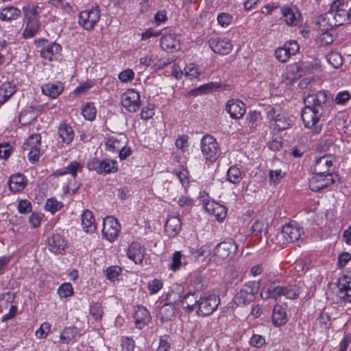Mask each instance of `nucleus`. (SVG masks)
<instances>
[{
	"label": "nucleus",
	"instance_id": "1a4fd4ad",
	"mask_svg": "<svg viewBox=\"0 0 351 351\" xmlns=\"http://www.w3.org/2000/svg\"><path fill=\"white\" fill-rule=\"evenodd\" d=\"M178 295L176 292L171 291L167 295L168 303L165 304L160 309L158 318L161 323L168 322L171 319L175 313V307L173 304L177 303V300L174 298V295Z\"/></svg>",
	"mask_w": 351,
	"mask_h": 351
},
{
	"label": "nucleus",
	"instance_id": "ea45409f",
	"mask_svg": "<svg viewBox=\"0 0 351 351\" xmlns=\"http://www.w3.org/2000/svg\"><path fill=\"white\" fill-rule=\"evenodd\" d=\"M59 136L66 143H69L73 138L74 132L72 128L66 124H62L59 127Z\"/></svg>",
	"mask_w": 351,
	"mask_h": 351
},
{
	"label": "nucleus",
	"instance_id": "6e6552de",
	"mask_svg": "<svg viewBox=\"0 0 351 351\" xmlns=\"http://www.w3.org/2000/svg\"><path fill=\"white\" fill-rule=\"evenodd\" d=\"M100 19L98 6L93 8L90 10H84L79 14V24L86 30H91Z\"/></svg>",
	"mask_w": 351,
	"mask_h": 351
},
{
	"label": "nucleus",
	"instance_id": "6e6d98bb",
	"mask_svg": "<svg viewBox=\"0 0 351 351\" xmlns=\"http://www.w3.org/2000/svg\"><path fill=\"white\" fill-rule=\"evenodd\" d=\"M73 287L71 283L62 284L58 289V294L62 298H67L73 294Z\"/></svg>",
	"mask_w": 351,
	"mask_h": 351
},
{
	"label": "nucleus",
	"instance_id": "338daca9",
	"mask_svg": "<svg viewBox=\"0 0 351 351\" xmlns=\"http://www.w3.org/2000/svg\"><path fill=\"white\" fill-rule=\"evenodd\" d=\"M265 343V338L261 335H254L250 340V344L256 348L262 346Z\"/></svg>",
	"mask_w": 351,
	"mask_h": 351
},
{
	"label": "nucleus",
	"instance_id": "aec40b11",
	"mask_svg": "<svg viewBox=\"0 0 351 351\" xmlns=\"http://www.w3.org/2000/svg\"><path fill=\"white\" fill-rule=\"evenodd\" d=\"M333 165V158L329 155L318 158L315 162L313 172L315 174L326 175L330 173Z\"/></svg>",
	"mask_w": 351,
	"mask_h": 351
},
{
	"label": "nucleus",
	"instance_id": "2eb2a0df",
	"mask_svg": "<svg viewBox=\"0 0 351 351\" xmlns=\"http://www.w3.org/2000/svg\"><path fill=\"white\" fill-rule=\"evenodd\" d=\"M303 230L296 222H291L282 227L281 235L287 243H293L298 241Z\"/></svg>",
	"mask_w": 351,
	"mask_h": 351
},
{
	"label": "nucleus",
	"instance_id": "f03ea898",
	"mask_svg": "<svg viewBox=\"0 0 351 351\" xmlns=\"http://www.w3.org/2000/svg\"><path fill=\"white\" fill-rule=\"evenodd\" d=\"M39 10H40V7L38 5H28L23 8L24 16L27 19L26 27L23 33L25 38L33 37L38 31L40 27Z\"/></svg>",
	"mask_w": 351,
	"mask_h": 351
},
{
	"label": "nucleus",
	"instance_id": "f257e3e1",
	"mask_svg": "<svg viewBox=\"0 0 351 351\" xmlns=\"http://www.w3.org/2000/svg\"><path fill=\"white\" fill-rule=\"evenodd\" d=\"M348 5L344 0H334L329 12L325 14L323 22L327 20L331 27L343 25L348 19Z\"/></svg>",
	"mask_w": 351,
	"mask_h": 351
},
{
	"label": "nucleus",
	"instance_id": "6ab92c4d",
	"mask_svg": "<svg viewBox=\"0 0 351 351\" xmlns=\"http://www.w3.org/2000/svg\"><path fill=\"white\" fill-rule=\"evenodd\" d=\"M209 45L215 53L221 54H228L232 49V44L227 38H211L209 40Z\"/></svg>",
	"mask_w": 351,
	"mask_h": 351
},
{
	"label": "nucleus",
	"instance_id": "13d9d810",
	"mask_svg": "<svg viewBox=\"0 0 351 351\" xmlns=\"http://www.w3.org/2000/svg\"><path fill=\"white\" fill-rule=\"evenodd\" d=\"M50 331V324L45 322L41 324L40 328L36 331V335L38 338L44 339Z\"/></svg>",
	"mask_w": 351,
	"mask_h": 351
},
{
	"label": "nucleus",
	"instance_id": "4be33fe9",
	"mask_svg": "<svg viewBox=\"0 0 351 351\" xmlns=\"http://www.w3.org/2000/svg\"><path fill=\"white\" fill-rule=\"evenodd\" d=\"M40 136L39 134H33L31 135L27 141V145H32V148L29 152V160L32 162H37L39 159L40 156V149L39 147H37V144H40Z\"/></svg>",
	"mask_w": 351,
	"mask_h": 351
},
{
	"label": "nucleus",
	"instance_id": "bf43d9fd",
	"mask_svg": "<svg viewBox=\"0 0 351 351\" xmlns=\"http://www.w3.org/2000/svg\"><path fill=\"white\" fill-rule=\"evenodd\" d=\"M182 254L180 252H176L172 258V263L171 264V269L173 271L177 270L181 265Z\"/></svg>",
	"mask_w": 351,
	"mask_h": 351
},
{
	"label": "nucleus",
	"instance_id": "b1692460",
	"mask_svg": "<svg viewBox=\"0 0 351 351\" xmlns=\"http://www.w3.org/2000/svg\"><path fill=\"white\" fill-rule=\"evenodd\" d=\"M177 294L178 295H174V298L176 296L178 297L183 308L187 309L189 311L191 312L197 306L199 299H197V295H196L195 293L189 292L182 298H180L178 293Z\"/></svg>",
	"mask_w": 351,
	"mask_h": 351
},
{
	"label": "nucleus",
	"instance_id": "4468645a",
	"mask_svg": "<svg viewBox=\"0 0 351 351\" xmlns=\"http://www.w3.org/2000/svg\"><path fill=\"white\" fill-rule=\"evenodd\" d=\"M328 97L325 91H319L316 94L308 95L304 99L305 105H308L311 108L324 112Z\"/></svg>",
	"mask_w": 351,
	"mask_h": 351
},
{
	"label": "nucleus",
	"instance_id": "72a5a7b5",
	"mask_svg": "<svg viewBox=\"0 0 351 351\" xmlns=\"http://www.w3.org/2000/svg\"><path fill=\"white\" fill-rule=\"evenodd\" d=\"M16 92V87L10 82H5L0 86V104L6 102Z\"/></svg>",
	"mask_w": 351,
	"mask_h": 351
},
{
	"label": "nucleus",
	"instance_id": "f8f14e48",
	"mask_svg": "<svg viewBox=\"0 0 351 351\" xmlns=\"http://www.w3.org/2000/svg\"><path fill=\"white\" fill-rule=\"evenodd\" d=\"M254 282H250L243 285L241 290L237 293L234 298V302L237 305H245L253 301L254 295L258 291L257 289L254 288Z\"/></svg>",
	"mask_w": 351,
	"mask_h": 351
},
{
	"label": "nucleus",
	"instance_id": "5fc2aeb1",
	"mask_svg": "<svg viewBox=\"0 0 351 351\" xmlns=\"http://www.w3.org/2000/svg\"><path fill=\"white\" fill-rule=\"evenodd\" d=\"M121 272V268L119 266H112L106 270V277L110 280H114L117 278Z\"/></svg>",
	"mask_w": 351,
	"mask_h": 351
},
{
	"label": "nucleus",
	"instance_id": "4d7b16f0",
	"mask_svg": "<svg viewBox=\"0 0 351 351\" xmlns=\"http://www.w3.org/2000/svg\"><path fill=\"white\" fill-rule=\"evenodd\" d=\"M162 287V282L158 279H154L148 283V289L151 295L156 293Z\"/></svg>",
	"mask_w": 351,
	"mask_h": 351
},
{
	"label": "nucleus",
	"instance_id": "3c124183",
	"mask_svg": "<svg viewBox=\"0 0 351 351\" xmlns=\"http://www.w3.org/2000/svg\"><path fill=\"white\" fill-rule=\"evenodd\" d=\"M284 176L285 173H282L280 169L270 170L269 172V182L276 184L280 182Z\"/></svg>",
	"mask_w": 351,
	"mask_h": 351
},
{
	"label": "nucleus",
	"instance_id": "052dcab7",
	"mask_svg": "<svg viewBox=\"0 0 351 351\" xmlns=\"http://www.w3.org/2000/svg\"><path fill=\"white\" fill-rule=\"evenodd\" d=\"M217 21L221 26L226 27L230 23L232 17L228 14L221 13L218 15Z\"/></svg>",
	"mask_w": 351,
	"mask_h": 351
},
{
	"label": "nucleus",
	"instance_id": "e2e57ef3",
	"mask_svg": "<svg viewBox=\"0 0 351 351\" xmlns=\"http://www.w3.org/2000/svg\"><path fill=\"white\" fill-rule=\"evenodd\" d=\"M134 73L131 69H126L121 72L119 75V78L122 82H129L134 78Z\"/></svg>",
	"mask_w": 351,
	"mask_h": 351
},
{
	"label": "nucleus",
	"instance_id": "393cba45",
	"mask_svg": "<svg viewBox=\"0 0 351 351\" xmlns=\"http://www.w3.org/2000/svg\"><path fill=\"white\" fill-rule=\"evenodd\" d=\"M61 50V45L56 43H52L45 47L41 50L40 54L44 59L52 61L56 59Z\"/></svg>",
	"mask_w": 351,
	"mask_h": 351
},
{
	"label": "nucleus",
	"instance_id": "cd10ccee",
	"mask_svg": "<svg viewBox=\"0 0 351 351\" xmlns=\"http://www.w3.org/2000/svg\"><path fill=\"white\" fill-rule=\"evenodd\" d=\"M144 249L138 243H132L128 250V256L136 264L141 263L144 258Z\"/></svg>",
	"mask_w": 351,
	"mask_h": 351
},
{
	"label": "nucleus",
	"instance_id": "ddd939ff",
	"mask_svg": "<svg viewBox=\"0 0 351 351\" xmlns=\"http://www.w3.org/2000/svg\"><path fill=\"white\" fill-rule=\"evenodd\" d=\"M300 49L299 45L294 40L287 42L283 47H278L275 52L276 58L282 62H287L291 56L295 54Z\"/></svg>",
	"mask_w": 351,
	"mask_h": 351
},
{
	"label": "nucleus",
	"instance_id": "9d476101",
	"mask_svg": "<svg viewBox=\"0 0 351 351\" xmlns=\"http://www.w3.org/2000/svg\"><path fill=\"white\" fill-rule=\"evenodd\" d=\"M120 230V224L113 217H107L103 220L102 233L105 238L113 241L118 237Z\"/></svg>",
	"mask_w": 351,
	"mask_h": 351
},
{
	"label": "nucleus",
	"instance_id": "7ed1b4c3",
	"mask_svg": "<svg viewBox=\"0 0 351 351\" xmlns=\"http://www.w3.org/2000/svg\"><path fill=\"white\" fill-rule=\"evenodd\" d=\"M237 247L234 241L220 243L215 249L214 261L217 264L230 261L234 257Z\"/></svg>",
	"mask_w": 351,
	"mask_h": 351
},
{
	"label": "nucleus",
	"instance_id": "2f4dec72",
	"mask_svg": "<svg viewBox=\"0 0 351 351\" xmlns=\"http://www.w3.org/2000/svg\"><path fill=\"white\" fill-rule=\"evenodd\" d=\"M181 228V220L178 217H169L165 224V229L170 237L176 235Z\"/></svg>",
	"mask_w": 351,
	"mask_h": 351
},
{
	"label": "nucleus",
	"instance_id": "a19ab883",
	"mask_svg": "<svg viewBox=\"0 0 351 351\" xmlns=\"http://www.w3.org/2000/svg\"><path fill=\"white\" fill-rule=\"evenodd\" d=\"M335 37L334 30L330 27V29L327 27L325 32L320 34L317 40L321 45H328L334 41Z\"/></svg>",
	"mask_w": 351,
	"mask_h": 351
},
{
	"label": "nucleus",
	"instance_id": "20e7f679",
	"mask_svg": "<svg viewBox=\"0 0 351 351\" xmlns=\"http://www.w3.org/2000/svg\"><path fill=\"white\" fill-rule=\"evenodd\" d=\"M201 151L206 160L214 162L220 155V149L215 138L207 134L201 141Z\"/></svg>",
	"mask_w": 351,
	"mask_h": 351
},
{
	"label": "nucleus",
	"instance_id": "473e14b6",
	"mask_svg": "<svg viewBox=\"0 0 351 351\" xmlns=\"http://www.w3.org/2000/svg\"><path fill=\"white\" fill-rule=\"evenodd\" d=\"M304 288V285L303 283L285 286L284 287V296L287 299H295L300 295Z\"/></svg>",
	"mask_w": 351,
	"mask_h": 351
},
{
	"label": "nucleus",
	"instance_id": "a211bd4d",
	"mask_svg": "<svg viewBox=\"0 0 351 351\" xmlns=\"http://www.w3.org/2000/svg\"><path fill=\"white\" fill-rule=\"evenodd\" d=\"M337 297L343 302H351V278L343 276L337 282Z\"/></svg>",
	"mask_w": 351,
	"mask_h": 351
},
{
	"label": "nucleus",
	"instance_id": "0e129e2a",
	"mask_svg": "<svg viewBox=\"0 0 351 351\" xmlns=\"http://www.w3.org/2000/svg\"><path fill=\"white\" fill-rule=\"evenodd\" d=\"M259 118H260V113L255 112V111L253 112H250V114L247 118L248 120L249 127L250 128H256L257 125L256 122L259 119Z\"/></svg>",
	"mask_w": 351,
	"mask_h": 351
},
{
	"label": "nucleus",
	"instance_id": "c03bdc74",
	"mask_svg": "<svg viewBox=\"0 0 351 351\" xmlns=\"http://www.w3.org/2000/svg\"><path fill=\"white\" fill-rule=\"evenodd\" d=\"M274 121L276 128L279 131L286 130L290 126L289 120L283 114H278L274 118Z\"/></svg>",
	"mask_w": 351,
	"mask_h": 351
},
{
	"label": "nucleus",
	"instance_id": "603ef678",
	"mask_svg": "<svg viewBox=\"0 0 351 351\" xmlns=\"http://www.w3.org/2000/svg\"><path fill=\"white\" fill-rule=\"evenodd\" d=\"M82 169H83V165L77 161L71 162L66 167L67 173H70L73 178H75L77 173L78 171H80V172L82 171Z\"/></svg>",
	"mask_w": 351,
	"mask_h": 351
},
{
	"label": "nucleus",
	"instance_id": "4c0bfd02",
	"mask_svg": "<svg viewBox=\"0 0 351 351\" xmlns=\"http://www.w3.org/2000/svg\"><path fill=\"white\" fill-rule=\"evenodd\" d=\"M267 225L263 219L256 220L251 228L252 237H258V239L261 240L262 234L265 235L267 233Z\"/></svg>",
	"mask_w": 351,
	"mask_h": 351
},
{
	"label": "nucleus",
	"instance_id": "49530a36",
	"mask_svg": "<svg viewBox=\"0 0 351 351\" xmlns=\"http://www.w3.org/2000/svg\"><path fill=\"white\" fill-rule=\"evenodd\" d=\"M82 114L87 120H93L96 115V109L93 104L88 103L82 109Z\"/></svg>",
	"mask_w": 351,
	"mask_h": 351
},
{
	"label": "nucleus",
	"instance_id": "864d4df0",
	"mask_svg": "<svg viewBox=\"0 0 351 351\" xmlns=\"http://www.w3.org/2000/svg\"><path fill=\"white\" fill-rule=\"evenodd\" d=\"M226 213L227 208L224 206L217 203L215 212H213L212 215H213L218 221H221L226 217Z\"/></svg>",
	"mask_w": 351,
	"mask_h": 351
},
{
	"label": "nucleus",
	"instance_id": "58836bf2",
	"mask_svg": "<svg viewBox=\"0 0 351 351\" xmlns=\"http://www.w3.org/2000/svg\"><path fill=\"white\" fill-rule=\"evenodd\" d=\"M77 332L76 327L65 328L60 333V342L66 344L70 343L76 337Z\"/></svg>",
	"mask_w": 351,
	"mask_h": 351
},
{
	"label": "nucleus",
	"instance_id": "69168bd1",
	"mask_svg": "<svg viewBox=\"0 0 351 351\" xmlns=\"http://www.w3.org/2000/svg\"><path fill=\"white\" fill-rule=\"evenodd\" d=\"M19 211L21 213H27L31 210V203L26 199H22L19 202Z\"/></svg>",
	"mask_w": 351,
	"mask_h": 351
},
{
	"label": "nucleus",
	"instance_id": "39448f33",
	"mask_svg": "<svg viewBox=\"0 0 351 351\" xmlns=\"http://www.w3.org/2000/svg\"><path fill=\"white\" fill-rule=\"evenodd\" d=\"M219 299L215 295H209L199 298L197 314L207 316L212 314L217 308Z\"/></svg>",
	"mask_w": 351,
	"mask_h": 351
},
{
	"label": "nucleus",
	"instance_id": "e433bc0d",
	"mask_svg": "<svg viewBox=\"0 0 351 351\" xmlns=\"http://www.w3.org/2000/svg\"><path fill=\"white\" fill-rule=\"evenodd\" d=\"M21 12L14 7H7L3 8L0 13V19L3 21H11L16 19L21 16Z\"/></svg>",
	"mask_w": 351,
	"mask_h": 351
},
{
	"label": "nucleus",
	"instance_id": "a878e982",
	"mask_svg": "<svg viewBox=\"0 0 351 351\" xmlns=\"http://www.w3.org/2000/svg\"><path fill=\"white\" fill-rule=\"evenodd\" d=\"M284 295V287L283 286H275L271 285L268 287H264L262 289L261 293V297L263 299L274 298L277 299L278 298Z\"/></svg>",
	"mask_w": 351,
	"mask_h": 351
},
{
	"label": "nucleus",
	"instance_id": "680f3d73",
	"mask_svg": "<svg viewBox=\"0 0 351 351\" xmlns=\"http://www.w3.org/2000/svg\"><path fill=\"white\" fill-rule=\"evenodd\" d=\"M350 98V94L348 91H342L339 93L335 97V102L337 104H344Z\"/></svg>",
	"mask_w": 351,
	"mask_h": 351
},
{
	"label": "nucleus",
	"instance_id": "f3484780",
	"mask_svg": "<svg viewBox=\"0 0 351 351\" xmlns=\"http://www.w3.org/2000/svg\"><path fill=\"white\" fill-rule=\"evenodd\" d=\"M323 112L313 109L308 105H305V107L302 111V119L306 128H312L319 121Z\"/></svg>",
	"mask_w": 351,
	"mask_h": 351
},
{
	"label": "nucleus",
	"instance_id": "774afa93",
	"mask_svg": "<svg viewBox=\"0 0 351 351\" xmlns=\"http://www.w3.org/2000/svg\"><path fill=\"white\" fill-rule=\"evenodd\" d=\"M169 337L165 336L160 339L157 351H168L170 348V343L168 341Z\"/></svg>",
	"mask_w": 351,
	"mask_h": 351
},
{
	"label": "nucleus",
	"instance_id": "dca6fc26",
	"mask_svg": "<svg viewBox=\"0 0 351 351\" xmlns=\"http://www.w3.org/2000/svg\"><path fill=\"white\" fill-rule=\"evenodd\" d=\"M226 110L230 114L232 119H239L245 113V104L239 99H232L227 101Z\"/></svg>",
	"mask_w": 351,
	"mask_h": 351
},
{
	"label": "nucleus",
	"instance_id": "9b49d317",
	"mask_svg": "<svg viewBox=\"0 0 351 351\" xmlns=\"http://www.w3.org/2000/svg\"><path fill=\"white\" fill-rule=\"evenodd\" d=\"M337 175L328 173L326 175L315 174L309 181V187L313 191H318L328 187L335 182Z\"/></svg>",
	"mask_w": 351,
	"mask_h": 351
},
{
	"label": "nucleus",
	"instance_id": "a18cd8bd",
	"mask_svg": "<svg viewBox=\"0 0 351 351\" xmlns=\"http://www.w3.org/2000/svg\"><path fill=\"white\" fill-rule=\"evenodd\" d=\"M123 144L120 140L114 137L108 138L106 142L107 149L112 152H118L123 147Z\"/></svg>",
	"mask_w": 351,
	"mask_h": 351
},
{
	"label": "nucleus",
	"instance_id": "de8ad7c7",
	"mask_svg": "<svg viewBox=\"0 0 351 351\" xmlns=\"http://www.w3.org/2000/svg\"><path fill=\"white\" fill-rule=\"evenodd\" d=\"M200 74L198 67L193 63L186 65L184 68V75L190 79L195 78Z\"/></svg>",
	"mask_w": 351,
	"mask_h": 351
},
{
	"label": "nucleus",
	"instance_id": "37998d69",
	"mask_svg": "<svg viewBox=\"0 0 351 351\" xmlns=\"http://www.w3.org/2000/svg\"><path fill=\"white\" fill-rule=\"evenodd\" d=\"M326 59L328 62L334 68H339L343 64L341 55L339 52H330L327 54Z\"/></svg>",
	"mask_w": 351,
	"mask_h": 351
},
{
	"label": "nucleus",
	"instance_id": "7c9ffc66",
	"mask_svg": "<svg viewBox=\"0 0 351 351\" xmlns=\"http://www.w3.org/2000/svg\"><path fill=\"white\" fill-rule=\"evenodd\" d=\"M8 184L10 191L19 192L25 188L26 182L23 175L16 173L10 176Z\"/></svg>",
	"mask_w": 351,
	"mask_h": 351
},
{
	"label": "nucleus",
	"instance_id": "c756f323",
	"mask_svg": "<svg viewBox=\"0 0 351 351\" xmlns=\"http://www.w3.org/2000/svg\"><path fill=\"white\" fill-rule=\"evenodd\" d=\"M282 18L285 23L289 26H296L299 23L298 13L295 12L293 8L289 7H283L281 8Z\"/></svg>",
	"mask_w": 351,
	"mask_h": 351
},
{
	"label": "nucleus",
	"instance_id": "8fccbe9b",
	"mask_svg": "<svg viewBox=\"0 0 351 351\" xmlns=\"http://www.w3.org/2000/svg\"><path fill=\"white\" fill-rule=\"evenodd\" d=\"M90 314L93 317L95 320L100 319L103 315V311L101 304L97 302L93 303L90 306Z\"/></svg>",
	"mask_w": 351,
	"mask_h": 351
},
{
	"label": "nucleus",
	"instance_id": "412c9836",
	"mask_svg": "<svg viewBox=\"0 0 351 351\" xmlns=\"http://www.w3.org/2000/svg\"><path fill=\"white\" fill-rule=\"evenodd\" d=\"M134 317L136 327L138 329L143 328L151 321L149 312L143 306H138L135 311Z\"/></svg>",
	"mask_w": 351,
	"mask_h": 351
},
{
	"label": "nucleus",
	"instance_id": "f704fd0d",
	"mask_svg": "<svg viewBox=\"0 0 351 351\" xmlns=\"http://www.w3.org/2000/svg\"><path fill=\"white\" fill-rule=\"evenodd\" d=\"M62 90L61 84L49 83L42 86V92L51 98H56Z\"/></svg>",
	"mask_w": 351,
	"mask_h": 351
},
{
	"label": "nucleus",
	"instance_id": "0eeeda50",
	"mask_svg": "<svg viewBox=\"0 0 351 351\" xmlns=\"http://www.w3.org/2000/svg\"><path fill=\"white\" fill-rule=\"evenodd\" d=\"M121 105L129 112H136L141 106L139 93L134 89H128L121 97Z\"/></svg>",
	"mask_w": 351,
	"mask_h": 351
},
{
	"label": "nucleus",
	"instance_id": "bb28decb",
	"mask_svg": "<svg viewBox=\"0 0 351 351\" xmlns=\"http://www.w3.org/2000/svg\"><path fill=\"white\" fill-rule=\"evenodd\" d=\"M49 250L56 254H60L64 251L66 243L64 238L59 234H53L48 240Z\"/></svg>",
	"mask_w": 351,
	"mask_h": 351
},
{
	"label": "nucleus",
	"instance_id": "5701e85b",
	"mask_svg": "<svg viewBox=\"0 0 351 351\" xmlns=\"http://www.w3.org/2000/svg\"><path fill=\"white\" fill-rule=\"evenodd\" d=\"M160 46L166 51L173 53L180 49V42L176 35L169 34L161 38Z\"/></svg>",
	"mask_w": 351,
	"mask_h": 351
},
{
	"label": "nucleus",
	"instance_id": "c85d7f7f",
	"mask_svg": "<svg viewBox=\"0 0 351 351\" xmlns=\"http://www.w3.org/2000/svg\"><path fill=\"white\" fill-rule=\"evenodd\" d=\"M81 220L82 228L86 232H93L96 230L94 216L89 210L84 211Z\"/></svg>",
	"mask_w": 351,
	"mask_h": 351
},
{
	"label": "nucleus",
	"instance_id": "423d86ee",
	"mask_svg": "<svg viewBox=\"0 0 351 351\" xmlns=\"http://www.w3.org/2000/svg\"><path fill=\"white\" fill-rule=\"evenodd\" d=\"M87 167L89 170L95 171L100 174L114 173L118 169L115 161L109 159L100 160L97 158L89 160L87 163Z\"/></svg>",
	"mask_w": 351,
	"mask_h": 351
},
{
	"label": "nucleus",
	"instance_id": "c9c22d12",
	"mask_svg": "<svg viewBox=\"0 0 351 351\" xmlns=\"http://www.w3.org/2000/svg\"><path fill=\"white\" fill-rule=\"evenodd\" d=\"M273 324L276 326H280L287 322L286 313L281 306H275L272 314Z\"/></svg>",
	"mask_w": 351,
	"mask_h": 351
},
{
	"label": "nucleus",
	"instance_id": "79ce46f5",
	"mask_svg": "<svg viewBox=\"0 0 351 351\" xmlns=\"http://www.w3.org/2000/svg\"><path fill=\"white\" fill-rule=\"evenodd\" d=\"M228 180L233 184H238L243 178L241 171L235 166L231 167L227 172Z\"/></svg>",
	"mask_w": 351,
	"mask_h": 351
},
{
	"label": "nucleus",
	"instance_id": "09e8293b",
	"mask_svg": "<svg viewBox=\"0 0 351 351\" xmlns=\"http://www.w3.org/2000/svg\"><path fill=\"white\" fill-rule=\"evenodd\" d=\"M63 204L62 202L57 201L55 199H49L47 201L45 204V208L47 210L50 211L51 213L60 210Z\"/></svg>",
	"mask_w": 351,
	"mask_h": 351
}]
</instances>
